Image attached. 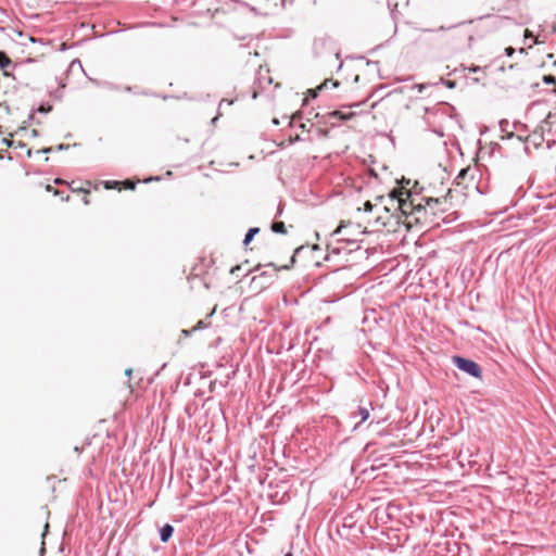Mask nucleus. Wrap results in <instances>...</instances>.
<instances>
[{
    "label": "nucleus",
    "mask_w": 556,
    "mask_h": 556,
    "mask_svg": "<svg viewBox=\"0 0 556 556\" xmlns=\"http://www.w3.org/2000/svg\"><path fill=\"white\" fill-rule=\"evenodd\" d=\"M273 124H275V125H279V121H278L277 118H274V119H273Z\"/></svg>",
    "instance_id": "473e14b6"
},
{
    "label": "nucleus",
    "mask_w": 556,
    "mask_h": 556,
    "mask_svg": "<svg viewBox=\"0 0 556 556\" xmlns=\"http://www.w3.org/2000/svg\"><path fill=\"white\" fill-rule=\"evenodd\" d=\"M327 41H328V39H327V38H319V39H316V40L314 41V47H315V49H317L319 46H325Z\"/></svg>",
    "instance_id": "f8f14e48"
},
{
    "label": "nucleus",
    "mask_w": 556,
    "mask_h": 556,
    "mask_svg": "<svg viewBox=\"0 0 556 556\" xmlns=\"http://www.w3.org/2000/svg\"><path fill=\"white\" fill-rule=\"evenodd\" d=\"M514 137H515L514 132H507V135H506V138H508V139L514 138Z\"/></svg>",
    "instance_id": "2f4dec72"
},
{
    "label": "nucleus",
    "mask_w": 556,
    "mask_h": 556,
    "mask_svg": "<svg viewBox=\"0 0 556 556\" xmlns=\"http://www.w3.org/2000/svg\"><path fill=\"white\" fill-rule=\"evenodd\" d=\"M12 61L4 51H0V68L4 70L7 66L11 65Z\"/></svg>",
    "instance_id": "423d86ee"
},
{
    "label": "nucleus",
    "mask_w": 556,
    "mask_h": 556,
    "mask_svg": "<svg viewBox=\"0 0 556 556\" xmlns=\"http://www.w3.org/2000/svg\"><path fill=\"white\" fill-rule=\"evenodd\" d=\"M329 84H331V86L333 88H337L339 86V81L337 80H330V79H326L319 87H318V90H324V89H327L329 88Z\"/></svg>",
    "instance_id": "1a4fd4ad"
},
{
    "label": "nucleus",
    "mask_w": 556,
    "mask_h": 556,
    "mask_svg": "<svg viewBox=\"0 0 556 556\" xmlns=\"http://www.w3.org/2000/svg\"><path fill=\"white\" fill-rule=\"evenodd\" d=\"M271 230L276 233H286V226L282 222H275L271 224Z\"/></svg>",
    "instance_id": "0eeeda50"
},
{
    "label": "nucleus",
    "mask_w": 556,
    "mask_h": 556,
    "mask_svg": "<svg viewBox=\"0 0 556 556\" xmlns=\"http://www.w3.org/2000/svg\"><path fill=\"white\" fill-rule=\"evenodd\" d=\"M445 85L447 86V88H451V89H452V88H454V87H455L456 83H455V81H453V80H446V81H445Z\"/></svg>",
    "instance_id": "a878e982"
},
{
    "label": "nucleus",
    "mask_w": 556,
    "mask_h": 556,
    "mask_svg": "<svg viewBox=\"0 0 556 556\" xmlns=\"http://www.w3.org/2000/svg\"><path fill=\"white\" fill-rule=\"evenodd\" d=\"M369 409L363 406H358L357 410L351 414V418L359 417V422L355 424L353 430H356L359 425L369 418Z\"/></svg>",
    "instance_id": "7ed1b4c3"
},
{
    "label": "nucleus",
    "mask_w": 556,
    "mask_h": 556,
    "mask_svg": "<svg viewBox=\"0 0 556 556\" xmlns=\"http://www.w3.org/2000/svg\"><path fill=\"white\" fill-rule=\"evenodd\" d=\"M345 228L344 225H340L334 231H333V235L334 236H341L343 235V229Z\"/></svg>",
    "instance_id": "dca6fc26"
},
{
    "label": "nucleus",
    "mask_w": 556,
    "mask_h": 556,
    "mask_svg": "<svg viewBox=\"0 0 556 556\" xmlns=\"http://www.w3.org/2000/svg\"><path fill=\"white\" fill-rule=\"evenodd\" d=\"M260 232V228L258 227H252L248 230V232L245 233L244 236V239H243V245H248L254 238L255 235H257Z\"/></svg>",
    "instance_id": "39448f33"
},
{
    "label": "nucleus",
    "mask_w": 556,
    "mask_h": 556,
    "mask_svg": "<svg viewBox=\"0 0 556 556\" xmlns=\"http://www.w3.org/2000/svg\"><path fill=\"white\" fill-rule=\"evenodd\" d=\"M159 179H160L159 177H150V178L146 179L144 181L149 182V181L159 180Z\"/></svg>",
    "instance_id": "7c9ffc66"
},
{
    "label": "nucleus",
    "mask_w": 556,
    "mask_h": 556,
    "mask_svg": "<svg viewBox=\"0 0 556 556\" xmlns=\"http://www.w3.org/2000/svg\"><path fill=\"white\" fill-rule=\"evenodd\" d=\"M332 115H333V116H338V117H340L341 119H346V118H348V116L342 115L339 111H334V112L332 113Z\"/></svg>",
    "instance_id": "b1692460"
},
{
    "label": "nucleus",
    "mask_w": 556,
    "mask_h": 556,
    "mask_svg": "<svg viewBox=\"0 0 556 556\" xmlns=\"http://www.w3.org/2000/svg\"><path fill=\"white\" fill-rule=\"evenodd\" d=\"M555 116V114L548 113L546 117L536 127V129L533 131V137H535L540 132V139L541 141H544L543 136L545 132H551L553 124L552 118H554Z\"/></svg>",
    "instance_id": "f03ea898"
},
{
    "label": "nucleus",
    "mask_w": 556,
    "mask_h": 556,
    "mask_svg": "<svg viewBox=\"0 0 556 556\" xmlns=\"http://www.w3.org/2000/svg\"><path fill=\"white\" fill-rule=\"evenodd\" d=\"M281 213H282V210H281V208H279V210H278V215H281Z\"/></svg>",
    "instance_id": "58836bf2"
},
{
    "label": "nucleus",
    "mask_w": 556,
    "mask_h": 556,
    "mask_svg": "<svg viewBox=\"0 0 556 556\" xmlns=\"http://www.w3.org/2000/svg\"><path fill=\"white\" fill-rule=\"evenodd\" d=\"M502 131H506L508 122L507 121H501L500 123Z\"/></svg>",
    "instance_id": "4be33fe9"
},
{
    "label": "nucleus",
    "mask_w": 556,
    "mask_h": 556,
    "mask_svg": "<svg viewBox=\"0 0 556 556\" xmlns=\"http://www.w3.org/2000/svg\"><path fill=\"white\" fill-rule=\"evenodd\" d=\"M224 103H227L228 105H231L232 101H226V100H223V101L219 103V108H220Z\"/></svg>",
    "instance_id": "c85d7f7f"
},
{
    "label": "nucleus",
    "mask_w": 556,
    "mask_h": 556,
    "mask_svg": "<svg viewBox=\"0 0 556 556\" xmlns=\"http://www.w3.org/2000/svg\"><path fill=\"white\" fill-rule=\"evenodd\" d=\"M84 202H85V204H88V199L84 198Z\"/></svg>",
    "instance_id": "f704fd0d"
},
{
    "label": "nucleus",
    "mask_w": 556,
    "mask_h": 556,
    "mask_svg": "<svg viewBox=\"0 0 556 556\" xmlns=\"http://www.w3.org/2000/svg\"><path fill=\"white\" fill-rule=\"evenodd\" d=\"M123 184H124V187H125L126 189H129V190H134V189H135V187H136V182H135V181H131V180H129V179L125 180Z\"/></svg>",
    "instance_id": "ddd939ff"
},
{
    "label": "nucleus",
    "mask_w": 556,
    "mask_h": 556,
    "mask_svg": "<svg viewBox=\"0 0 556 556\" xmlns=\"http://www.w3.org/2000/svg\"><path fill=\"white\" fill-rule=\"evenodd\" d=\"M131 374H132V369H131V368H127V369L125 370V375H126V376L130 377V376H131Z\"/></svg>",
    "instance_id": "cd10ccee"
},
{
    "label": "nucleus",
    "mask_w": 556,
    "mask_h": 556,
    "mask_svg": "<svg viewBox=\"0 0 556 556\" xmlns=\"http://www.w3.org/2000/svg\"><path fill=\"white\" fill-rule=\"evenodd\" d=\"M516 138H517L520 142H522V141H523V138H522L521 136H517Z\"/></svg>",
    "instance_id": "72a5a7b5"
},
{
    "label": "nucleus",
    "mask_w": 556,
    "mask_h": 556,
    "mask_svg": "<svg viewBox=\"0 0 556 556\" xmlns=\"http://www.w3.org/2000/svg\"><path fill=\"white\" fill-rule=\"evenodd\" d=\"M554 64L556 65V61H555V63H554Z\"/></svg>",
    "instance_id": "a19ab883"
},
{
    "label": "nucleus",
    "mask_w": 556,
    "mask_h": 556,
    "mask_svg": "<svg viewBox=\"0 0 556 556\" xmlns=\"http://www.w3.org/2000/svg\"><path fill=\"white\" fill-rule=\"evenodd\" d=\"M543 83L546 85H556V77L553 75H544Z\"/></svg>",
    "instance_id": "9d476101"
},
{
    "label": "nucleus",
    "mask_w": 556,
    "mask_h": 556,
    "mask_svg": "<svg viewBox=\"0 0 556 556\" xmlns=\"http://www.w3.org/2000/svg\"><path fill=\"white\" fill-rule=\"evenodd\" d=\"M285 556H293L291 552L287 553Z\"/></svg>",
    "instance_id": "c9c22d12"
},
{
    "label": "nucleus",
    "mask_w": 556,
    "mask_h": 556,
    "mask_svg": "<svg viewBox=\"0 0 556 556\" xmlns=\"http://www.w3.org/2000/svg\"><path fill=\"white\" fill-rule=\"evenodd\" d=\"M194 332V330L191 329H184L181 330V336H184L185 338H188L191 336V333Z\"/></svg>",
    "instance_id": "f3484780"
},
{
    "label": "nucleus",
    "mask_w": 556,
    "mask_h": 556,
    "mask_svg": "<svg viewBox=\"0 0 556 556\" xmlns=\"http://www.w3.org/2000/svg\"><path fill=\"white\" fill-rule=\"evenodd\" d=\"M2 141H3L8 147H11V144H12V141H10L9 139H5V138H4Z\"/></svg>",
    "instance_id": "c756f323"
},
{
    "label": "nucleus",
    "mask_w": 556,
    "mask_h": 556,
    "mask_svg": "<svg viewBox=\"0 0 556 556\" xmlns=\"http://www.w3.org/2000/svg\"><path fill=\"white\" fill-rule=\"evenodd\" d=\"M408 206H409V204H408V203H406L405 201H400V207H401V210H402V212H403L404 214H406V213H407V208H408Z\"/></svg>",
    "instance_id": "2eb2a0df"
},
{
    "label": "nucleus",
    "mask_w": 556,
    "mask_h": 556,
    "mask_svg": "<svg viewBox=\"0 0 556 556\" xmlns=\"http://www.w3.org/2000/svg\"><path fill=\"white\" fill-rule=\"evenodd\" d=\"M372 207H374V205H372L369 201L365 202V204H364V210H365L366 212H370V211H372Z\"/></svg>",
    "instance_id": "6ab92c4d"
},
{
    "label": "nucleus",
    "mask_w": 556,
    "mask_h": 556,
    "mask_svg": "<svg viewBox=\"0 0 556 556\" xmlns=\"http://www.w3.org/2000/svg\"><path fill=\"white\" fill-rule=\"evenodd\" d=\"M52 150H53L52 148H43V149H41V150H38L37 152H38V153L47 154V153L52 152Z\"/></svg>",
    "instance_id": "5701e85b"
},
{
    "label": "nucleus",
    "mask_w": 556,
    "mask_h": 556,
    "mask_svg": "<svg viewBox=\"0 0 556 556\" xmlns=\"http://www.w3.org/2000/svg\"><path fill=\"white\" fill-rule=\"evenodd\" d=\"M468 170H469L468 168H466V169H462V170L459 172V174H458L457 178H463V177H465V175L468 173Z\"/></svg>",
    "instance_id": "bb28decb"
},
{
    "label": "nucleus",
    "mask_w": 556,
    "mask_h": 556,
    "mask_svg": "<svg viewBox=\"0 0 556 556\" xmlns=\"http://www.w3.org/2000/svg\"><path fill=\"white\" fill-rule=\"evenodd\" d=\"M174 533V527L169 523H165L161 529H160V540L163 542V543H166L169 541V539L172 538Z\"/></svg>",
    "instance_id": "20e7f679"
},
{
    "label": "nucleus",
    "mask_w": 556,
    "mask_h": 556,
    "mask_svg": "<svg viewBox=\"0 0 556 556\" xmlns=\"http://www.w3.org/2000/svg\"><path fill=\"white\" fill-rule=\"evenodd\" d=\"M125 90H126V91H130V90H131V88H130V87H126V88H125Z\"/></svg>",
    "instance_id": "4c0bfd02"
},
{
    "label": "nucleus",
    "mask_w": 556,
    "mask_h": 556,
    "mask_svg": "<svg viewBox=\"0 0 556 556\" xmlns=\"http://www.w3.org/2000/svg\"><path fill=\"white\" fill-rule=\"evenodd\" d=\"M339 240H340V241H343V242H346V243H349V244H353V245H355V248H354L355 250H357V249H359V248H361V245L358 244V240H356V239H351V238L349 237V233H345V236H344V235H342V236L339 238Z\"/></svg>",
    "instance_id": "6e6552de"
},
{
    "label": "nucleus",
    "mask_w": 556,
    "mask_h": 556,
    "mask_svg": "<svg viewBox=\"0 0 556 556\" xmlns=\"http://www.w3.org/2000/svg\"><path fill=\"white\" fill-rule=\"evenodd\" d=\"M453 364L462 371L468 374L473 378L482 377V369L478 363L472 359L465 358L462 356H454Z\"/></svg>",
    "instance_id": "f257e3e1"
},
{
    "label": "nucleus",
    "mask_w": 556,
    "mask_h": 556,
    "mask_svg": "<svg viewBox=\"0 0 556 556\" xmlns=\"http://www.w3.org/2000/svg\"><path fill=\"white\" fill-rule=\"evenodd\" d=\"M514 53H515V49H514V48H511V47H507V48L505 49V54H506L507 56H511Z\"/></svg>",
    "instance_id": "aec40b11"
},
{
    "label": "nucleus",
    "mask_w": 556,
    "mask_h": 556,
    "mask_svg": "<svg viewBox=\"0 0 556 556\" xmlns=\"http://www.w3.org/2000/svg\"><path fill=\"white\" fill-rule=\"evenodd\" d=\"M206 327H207V325L204 323V320H199L197 323V325L192 328V330L197 331V330L204 329Z\"/></svg>",
    "instance_id": "4468645a"
},
{
    "label": "nucleus",
    "mask_w": 556,
    "mask_h": 556,
    "mask_svg": "<svg viewBox=\"0 0 556 556\" xmlns=\"http://www.w3.org/2000/svg\"><path fill=\"white\" fill-rule=\"evenodd\" d=\"M430 201H433V198H430V200L428 201V204L430 203ZM434 202H437V200H434Z\"/></svg>",
    "instance_id": "ea45409f"
},
{
    "label": "nucleus",
    "mask_w": 556,
    "mask_h": 556,
    "mask_svg": "<svg viewBox=\"0 0 556 556\" xmlns=\"http://www.w3.org/2000/svg\"><path fill=\"white\" fill-rule=\"evenodd\" d=\"M527 140H532V142H533V144H534L535 147L541 146V143L543 142V141H541V139H540V132H539L535 137H533V134H532V135H530V136L527 138Z\"/></svg>",
    "instance_id": "9b49d317"
},
{
    "label": "nucleus",
    "mask_w": 556,
    "mask_h": 556,
    "mask_svg": "<svg viewBox=\"0 0 556 556\" xmlns=\"http://www.w3.org/2000/svg\"><path fill=\"white\" fill-rule=\"evenodd\" d=\"M77 65L81 67V63H80V61H79L78 59H75V60H73V61L71 62V64H70V68H73L74 66H77Z\"/></svg>",
    "instance_id": "412c9836"
},
{
    "label": "nucleus",
    "mask_w": 556,
    "mask_h": 556,
    "mask_svg": "<svg viewBox=\"0 0 556 556\" xmlns=\"http://www.w3.org/2000/svg\"><path fill=\"white\" fill-rule=\"evenodd\" d=\"M444 29H446L444 26H441V27L439 28V30H444Z\"/></svg>",
    "instance_id": "e433bc0d"
},
{
    "label": "nucleus",
    "mask_w": 556,
    "mask_h": 556,
    "mask_svg": "<svg viewBox=\"0 0 556 556\" xmlns=\"http://www.w3.org/2000/svg\"><path fill=\"white\" fill-rule=\"evenodd\" d=\"M68 148H70V144H63V143H61V144H59V146L56 147V150L62 151V150H67Z\"/></svg>",
    "instance_id": "393cba45"
},
{
    "label": "nucleus",
    "mask_w": 556,
    "mask_h": 556,
    "mask_svg": "<svg viewBox=\"0 0 556 556\" xmlns=\"http://www.w3.org/2000/svg\"><path fill=\"white\" fill-rule=\"evenodd\" d=\"M50 110H51V105H48L47 108H45L43 105H40V106L38 108V112H40V113H47V112H49Z\"/></svg>",
    "instance_id": "a211bd4d"
}]
</instances>
